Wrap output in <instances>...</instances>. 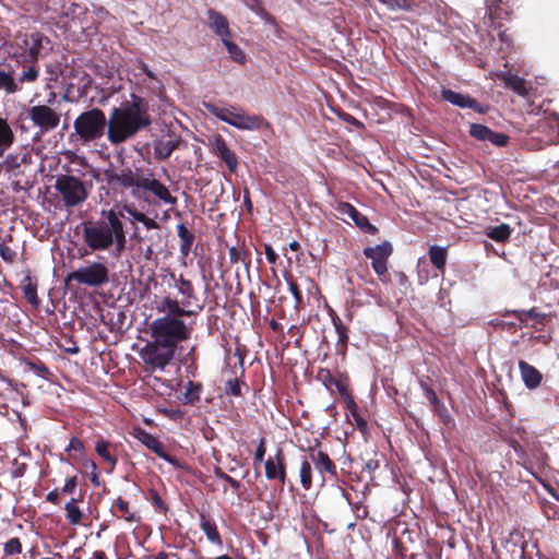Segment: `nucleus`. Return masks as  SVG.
I'll return each mask as SVG.
<instances>
[{
  "mask_svg": "<svg viewBox=\"0 0 559 559\" xmlns=\"http://www.w3.org/2000/svg\"><path fill=\"white\" fill-rule=\"evenodd\" d=\"M139 73L136 75H143L141 82L146 86V88L152 93H159L162 91V81L158 75L153 72L148 66L144 62H139L136 66Z\"/></svg>",
  "mask_w": 559,
  "mask_h": 559,
  "instance_id": "5701e85b",
  "label": "nucleus"
},
{
  "mask_svg": "<svg viewBox=\"0 0 559 559\" xmlns=\"http://www.w3.org/2000/svg\"><path fill=\"white\" fill-rule=\"evenodd\" d=\"M136 438L142 444H144L147 449L153 451L158 457L163 459L164 461L168 462L175 467H182V464L177 459L170 456L165 452L163 444L153 435L146 432L145 430H139L136 433Z\"/></svg>",
  "mask_w": 559,
  "mask_h": 559,
  "instance_id": "2eb2a0df",
  "label": "nucleus"
},
{
  "mask_svg": "<svg viewBox=\"0 0 559 559\" xmlns=\"http://www.w3.org/2000/svg\"><path fill=\"white\" fill-rule=\"evenodd\" d=\"M285 466L281 461V451H277L276 460L269 457L265 462V477L267 479H278L282 484L285 483Z\"/></svg>",
  "mask_w": 559,
  "mask_h": 559,
  "instance_id": "393cba45",
  "label": "nucleus"
},
{
  "mask_svg": "<svg viewBox=\"0 0 559 559\" xmlns=\"http://www.w3.org/2000/svg\"><path fill=\"white\" fill-rule=\"evenodd\" d=\"M200 527L212 544H222V538L216 528V524L206 519L205 515H201Z\"/></svg>",
  "mask_w": 559,
  "mask_h": 559,
  "instance_id": "473e14b6",
  "label": "nucleus"
},
{
  "mask_svg": "<svg viewBox=\"0 0 559 559\" xmlns=\"http://www.w3.org/2000/svg\"><path fill=\"white\" fill-rule=\"evenodd\" d=\"M128 214L133 227L132 237L138 241L144 240L135 222L141 223L145 214L132 204H123L118 209L103 210L97 221L82 223V239L90 252H107L120 258L126 250L127 234L122 219Z\"/></svg>",
  "mask_w": 559,
  "mask_h": 559,
  "instance_id": "f257e3e1",
  "label": "nucleus"
},
{
  "mask_svg": "<svg viewBox=\"0 0 559 559\" xmlns=\"http://www.w3.org/2000/svg\"><path fill=\"white\" fill-rule=\"evenodd\" d=\"M22 159L16 154H9L5 156L4 162L1 163L3 168L10 174H14L20 168Z\"/></svg>",
  "mask_w": 559,
  "mask_h": 559,
  "instance_id": "a19ab883",
  "label": "nucleus"
},
{
  "mask_svg": "<svg viewBox=\"0 0 559 559\" xmlns=\"http://www.w3.org/2000/svg\"><path fill=\"white\" fill-rule=\"evenodd\" d=\"M497 76L506 83L507 87L511 88L516 94L521 96L526 95L527 91L525 87L524 79L507 72H500L497 74Z\"/></svg>",
  "mask_w": 559,
  "mask_h": 559,
  "instance_id": "bb28decb",
  "label": "nucleus"
},
{
  "mask_svg": "<svg viewBox=\"0 0 559 559\" xmlns=\"http://www.w3.org/2000/svg\"><path fill=\"white\" fill-rule=\"evenodd\" d=\"M7 556L17 555L22 552V544L17 537L9 539L3 547Z\"/></svg>",
  "mask_w": 559,
  "mask_h": 559,
  "instance_id": "a18cd8bd",
  "label": "nucleus"
},
{
  "mask_svg": "<svg viewBox=\"0 0 559 559\" xmlns=\"http://www.w3.org/2000/svg\"><path fill=\"white\" fill-rule=\"evenodd\" d=\"M206 14L209 27L221 38L222 41L231 38L228 20L222 13L210 9Z\"/></svg>",
  "mask_w": 559,
  "mask_h": 559,
  "instance_id": "6ab92c4d",
  "label": "nucleus"
},
{
  "mask_svg": "<svg viewBox=\"0 0 559 559\" xmlns=\"http://www.w3.org/2000/svg\"><path fill=\"white\" fill-rule=\"evenodd\" d=\"M469 134L478 141L489 142L496 146H504L509 140L508 135L504 133L495 132L480 123H472L469 127Z\"/></svg>",
  "mask_w": 559,
  "mask_h": 559,
  "instance_id": "dca6fc26",
  "label": "nucleus"
},
{
  "mask_svg": "<svg viewBox=\"0 0 559 559\" xmlns=\"http://www.w3.org/2000/svg\"><path fill=\"white\" fill-rule=\"evenodd\" d=\"M0 257L3 261L12 263L15 261L16 252L7 246L5 240L0 237Z\"/></svg>",
  "mask_w": 559,
  "mask_h": 559,
  "instance_id": "c03bdc74",
  "label": "nucleus"
},
{
  "mask_svg": "<svg viewBox=\"0 0 559 559\" xmlns=\"http://www.w3.org/2000/svg\"><path fill=\"white\" fill-rule=\"evenodd\" d=\"M72 281L88 287H103L109 283V269L104 262H88L67 275L66 282Z\"/></svg>",
  "mask_w": 559,
  "mask_h": 559,
  "instance_id": "9d476101",
  "label": "nucleus"
},
{
  "mask_svg": "<svg viewBox=\"0 0 559 559\" xmlns=\"http://www.w3.org/2000/svg\"><path fill=\"white\" fill-rule=\"evenodd\" d=\"M46 500L51 503H58L59 502V492L55 489L47 493Z\"/></svg>",
  "mask_w": 559,
  "mask_h": 559,
  "instance_id": "0e129e2a",
  "label": "nucleus"
},
{
  "mask_svg": "<svg viewBox=\"0 0 559 559\" xmlns=\"http://www.w3.org/2000/svg\"><path fill=\"white\" fill-rule=\"evenodd\" d=\"M153 500L156 507H158L159 509H165V503L158 495H155Z\"/></svg>",
  "mask_w": 559,
  "mask_h": 559,
  "instance_id": "774afa93",
  "label": "nucleus"
},
{
  "mask_svg": "<svg viewBox=\"0 0 559 559\" xmlns=\"http://www.w3.org/2000/svg\"><path fill=\"white\" fill-rule=\"evenodd\" d=\"M222 43L226 47V49H227V51L229 53V57L235 62L245 63V61H246V53L243 52V50L237 44H235L231 40V38H228V39H226V40H224Z\"/></svg>",
  "mask_w": 559,
  "mask_h": 559,
  "instance_id": "4c0bfd02",
  "label": "nucleus"
},
{
  "mask_svg": "<svg viewBox=\"0 0 559 559\" xmlns=\"http://www.w3.org/2000/svg\"><path fill=\"white\" fill-rule=\"evenodd\" d=\"M441 95L444 100L460 108H471L480 114L486 111L483 105H480L477 100L471 98L467 95L451 90H443Z\"/></svg>",
  "mask_w": 559,
  "mask_h": 559,
  "instance_id": "aec40b11",
  "label": "nucleus"
},
{
  "mask_svg": "<svg viewBox=\"0 0 559 559\" xmlns=\"http://www.w3.org/2000/svg\"><path fill=\"white\" fill-rule=\"evenodd\" d=\"M312 462L309 454H306L300 462L299 478L304 489L309 490L312 486Z\"/></svg>",
  "mask_w": 559,
  "mask_h": 559,
  "instance_id": "7c9ffc66",
  "label": "nucleus"
},
{
  "mask_svg": "<svg viewBox=\"0 0 559 559\" xmlns=\"http://www.w3.org/2000/svg\"><path fill=\"white\" fill-rule=\"evenodd\" d=\"M141 224H143L146 229H159V224L147 215L144 216Z\"/></svg>",
  "mask_w": 559,
  "mask_h": 559,
  "instance_id": "13d9d810",
  "label": "nucleus"
},
{
  "mask_svg": "<svg viewBox=\"0 0 559 559\" xmlns=\"http://www.w3.org/2000/svg\"><path fill=\"white\" fill-rule=\"evenodd\" d=\"M73 129L84 142H95L107 135L108 118L102 109L92 108L75 118Z\"/></svg>",
  "mask_w": 559,
  "mask_h": 559,
  "instance_id": "39448f33",
  "label": "nucleus"
},
{
  "mask_svg": "<svg viewBox=\"0 0 559 559\" xmlns=\"http://www.w3.org/2000/svg\"><path fill=\"white\" fill-rule=\"evenodd\" d=\"M264 454H265L264 439H261L260 443H259V445H258V448L255 450V455H254L255 462L262 463L263 460H264Z\"/></svg>",
  "mask_w": 559,
  "mask_h": 559,
  "instance_id": "6e6d98bb",
  "label": "nucleus"
},
{
  "mask_svg": "<svg viewBox=\"0 0 559 559\" xmlns=\"http://www.w3.org/2000/svg\"><path fill=\"white\" fill-rule=\"evenodd\" d=\"M45 69H46V72L48 74V76L45 79L46 81V87L47 88H51V82L52 81H56L58 79V72H59V68L57 64H53V63H47L45 66Z\"/></svg>",
  "mask_w": 559,
  "mask_h": 559,
  "instance_id": "de8ad7c7",
  "label": "nucleus"
},
{
  "mask_svg": "<svg viewBox=\"0 0 559 559\" xmlns=\"http://www.w3.org/2000/svg\"><path fill=\"white\" fill-rule=\"evenodd\" d=\"M39 78V69L34 66H22V71L15 78V70L10 64H0V91L13 95L22 91L23 84H33Z\"/></svg>",
  "mask_w": 559,
  "mask_h": 559,
  "instance_id": "6e6552de",
  "label": "nucleus"
},
{
  "mask_svg": "<svg viewBox=\"0 0 559 559\" xmlns=\"http://www.w3.org/2000/svg\"><path fill=\"white\" fill-rule=\"evenodd\" d=\"M22 290L26 300L37 307L39 305V298L37 296V284L32 280L31 276H25L22 281Z\"/></svg>",
  "mask_w": 559,
  "mask_h": 559,
  "instance_id": "2f4dec72",
  "label": "nucleus"
},
{
  "mask_svg": "<svg viewBox=\"0 0 559 559\" xmlns=\"http://www.w3.org/2000/svg\"><path fill=\"white\" fill-rule=\"evenodd\" d=\"M353 222L356 224L357 227H359L365 233L373 235L378 230L376 226L370 224L367 216L362 215L360 212L357 214V216L354 217Z\"/></svg>",
  "mask_w": 559,
  "mask_h": 559,
  "instance_id": "ea45409f",
  "label": "nucleus"
},
{
  "mask_svg": "<svg viewBox=\"0 0 559 559\" xmlns=\"http://www.w3.org/2000/svg\"><path fill=\"white\" fill-rule=\"evenodd\" d=\"M14 133L7 119L0 117V156L4 150L9 148L14 142Z\"/></svg>",
  "mask_w": 559,
  "mask_h": 559,
  "instance_id": "c756f323",
  "label": "nucleus"
},
{
  "mask_svg": "<svg viewBox=\"0 0 559 559\" xmlns=\"http://www.w3.org/2000/svg\"><path fill=\"white\" fill-rule=\"evenodd\" d=\"M511 231L510 226L502 223L497 226H488L484 233L488 238L497 242H506L510 238Z\"/></svg>",
  "mask_w": 559,
  "mask_h": 559,
  "instance_id": "c85d7f7f",
  "label": "nucleus"
},
{
  "mask_svg": "<svg viewBox=\"0 0 559 559\" xmlns=\"http://www.w3.org/2000/svg\"><path fill=\"white\" fill-rule=\"evenodd\" d=\"M392 253V246L389 241H384L374 247H367L364 254L371 260L372 269L378 275H383L386 267V260Z\"/></svg>",
  "mask_w": 559,
  "mask_h": 559,
  "instance_id": "4468645a",
  "label": "nucleus"
},
{
  "mask_svg": "<svg viewBox=\"0 0 559 559\" xmlns=\"http://www.w3.org/2000/svg\"><path fill=\"white\" fill-rule=\"evenodd\" d=\"M226 392L235 396L240 395V385L236 378L226 382Z\"/></svg>",
  "mask_w": 559,
  "mask_h": 559,
  "instance_id": "603ef678",
  "label": "nucleus"
},
{
  "mask_svg": "<svg viewBox=\"0 0 559 559\" xmlns=\"http://www.w3.org/2000/svg\"><path fill=\"white\" fill-rule=\"evenodd\" d=\"M288 289L292 293V295L294 296L296 306H299L302 302V296L298 288V285L294 281L289 280L288 281Z\"/></svg>",
  "mask_w": 559,
  "mask_h": 559,
  "instance_id": "3c124183",
  "label": "nucleus"
},
{
  "mask_svg": "<svg viewBox=\"0 0 559 559\" xmlns=\"http://www.w3.org/2000/svg\"><path fill=\"white\" fill-rule=\"evenodd\" d=\"M519 369L521 372V378L527 389L533 390L540 385L543 376L534 366L524 360H520Z\"/></svg>",
  "mask_w": 559,
  "mask_h": 559,
  "instance_id": "4be33fe9",
  "label": "nucleus"
},
{
  "mask_svg": "<svg viewBox=\"0 0 559 559\" xmlns=\"http://www.w3.org/2000/svg\"><path fill=\"white\" fill-rule=\"evenodd\" d=\"M116 507L118 508V510L120 512H122V516L126 521L133 522L135 520L134 514L132 512H130V510H129V506H128L127 501H124L121 498H118V500L116 502Z\"/></svg>",
  "mask_w": 559,
  "mask_h": 559,
  "instance_id": "49530a36",
  "label": "nucleus"
},
{
  "mask_svg": "<svg viewBox=\"0 0 559 559\" xmlns=\"http://www.w3.org/2000/svg\"><path fill=\"white\" fill-rule=\"evenodd\" d=\"M179 140L175 136L168 135L167 138L158 139L154 142V154L158 159L168 158L177 148Z\"/></svg>",
  "mask_w": 559,
  "mask_h": 559,
  "instance_id": "b1692460",
  "label": "nucleus"
},
{
  "mask_svg": "<svg viewBox=\"0 0 559 559\" xmlns=\"http://www.w3.org/2000/svg\"><path fill=\"white\" fill-rule=\"evenodd\" d=\"M26 366L28 370L33 371L36 376L43 379H47L50 373L46 365L43 364L41 361L28 360L26 361Z\"/></svg>",
  "mask_w": 559,
  "mask_h": 559,
  "instance_id": "79ce46f5",
  "label": "nucleus"
},
{
  "mask_svg": "<svg viewBox=\"0 0 559 559\" xmlns=\"http://www.w3.org/2000/svg\"><path fill=\"white\" fill-rule=\"evenodd\" d=\"M265 257L269 263L274 264L277 260V253L272 249L271 246H265Z\"/></svg>",
  "mask_w": 559,
  "mask_h": 559,
  "instance_id": "680f3d73",
  "label": "nucleus"
},
{
  "mask_svg": "<svg viewBox=\"0 0 559 559\" xmlns=\"http://www.w3.org/2000/svg\"><path fill=\"white\" fill-rule=\"evenodd\" d=\"M76 502H78V500L72 498L66 503V507H64V509L67 511L66 518L69 521V523L72 525L80 524V522L83 518V513L80 510V508L76 506Z\"/></svg>",
  "mask_w": 559,
  "mask_h": 559,
  "instance_id": "f704fd0d",
  "label": "nucleus"
},
{
  "mask_svg": "<svg viewBox=\"0 0 559 559\" xmlns=\"http://www.w3.org/2000/svg\"><path fill=\"white\" fill-rule=\"evenodd\" d=\"M109 443L105 440H99L96 443L95 450L97 454L109 465L110 471L115 467L117 460L110 454Z\"/></svg>",
  "mask_w": 559,
  "mask_h": 559,
  "instance_id": "e433bc0d",
  "label": "nucleus"
},
{
  "mask_svg": "<svg viewBox=\"0 0 559 559\" xmlns=\"http://www.w3.org/2000/svg\"><path fill=\"white\" fill-rule=\"evenodd\" d=\"M84 449L83 442L78 438H72L67 447V452H81Z\"/></svg>",
  "mask_w": 559,
  "mask_h": 559,
  "instance_id": "864d4df0",
  "label": "nucleus"
},
{
  "mask_svg": "<svg viewBox=\"0 0 559 559\" xmlns=\"http://www.w3.org/2000/svg\"><path fill=\"white\" fill-rule=\"evenodd\" d=\"M78 483H76V476H73L69 479H67L64 486L62 487L63 493H73L76 489Z\"/></svg>",
  "mask_w": 559,
  "mask_h": 559,
  "instance_id": "5fc2aeb1",
  "label": "nucleus"
},
{
  "mask_svg": "<svg viewBox=\"0 0 559 559\" xmlns=\"http://www.w3.org/2000/svg\"><path fill=\"white\" fill-rule=\"evenodd\" d=\"M426 395L431 403H436L438 401L436 393L429 388H426Z\"/></svg>",
  "mask_w": 559,
  "mask_h": 559,
  "instance_id": "338daca9",
  "label": "nucleus"
},
{
  "mask_svg": "<svg viewBox=\"0 0 559 559\" xmlns=\"http://www.w3.org/2000/svg\"><path fill=\"white\" fill-rule=\"evenodd\" d=\"M145 192H151L159 202L165 204L175 205L177 202V199L171 195L169 189L152 175H145L141 181V194L143 195V200H147Z\"/></svg>",
  "mask_w": 559,
  "mask_h": 559,
  "instance_id": "ddd939ff",
  "label": "nucleus"
},
{
  "mask_svg": "<svg viewBox=\"0 0 559 559\" xmlns=\"http://www.w3.org/2000/svg\"><path fill=\"white\" fill-rule=\"evenodd\" d=\"M388 9L395 11L397 9H402L408 11L411 9L409 4L406 1L401 2L400 0H381Z\"/></svg>",
  "mask_w": 559,
  "mask_h": 559,
  "instance_id": "8fccbe9b",
  "label": "nucleus"
},
{
  "mask_svg": "<svg viewBox=\"0 0 559 559\" xmlns=\"http://www.w3.org/2000/svg\"><path fill=\"white\" fill-rule=\"evenodd\" d=\"M429 258L433 266L442 271L447 262V249L444 247L431 246L429 249Z\"/></svg>",
  "mask_w": 559,
  "mask_h": 559,
  "instance_id": "72a5a7b5",
  "label": "nucleus"
},
{
  "mask_svg": "<svg viewBox=\"0 0 559 559\" xmlns=\"http://www.w3.org/2000/svg\"><path fill=\"white\" fill-rule=\"evenodd\" d=\"M147 103L140 96L131 95L130 102L110 110L107 140L111 145L122 144L151 124Z\"/></svg>",
  "mask_w": 559,
  "mask_h": 559,
  "instance_id": "f03ea898",
  "label": "nucleus"
},
{
  "mask_svg": "<svg viewBox=\"0 0 559 559\" xmlns=\"http://www.w3.org/2000/svg\"><path fill=\"white\" fill-rule=\"evenodd\" d=\"M84 467L86 469H90L91 471V483L94 485V486H99V476H98V473H97V465L94 461H86L84 463Z\"/></svg>",
  "mask_w": 559,
  "mask_h": 559,
  "instance_id": "09e8293b",
  "label": "nucleus"
},
{
  "mask_svg": "<svg viewBox=\"0 0 559 559\" xmlns=\"http://www.w3.org/2000/svg\"><path fill=\"white\" fill-rule=\"evenodd\" d=\"M219 478H222L224 481H226L227 484H229L234 489H239L240 487V483L238 480H236L235 478H233L231 476L225 474V473H219L218 474Z\"/></svg>",
  "mask_w": 559,
  "mask_h": 559,
  "instance_id": "bf43d9fd",
  "label": "nucleus"
},
{
  "mask_svg": "<svg viewBox=\"0 0 559 559\" xmlns=\"http://www.w3.org/2000/svg\"><path fill=\"white\" fill-rule=\"evenodd\" d=\"M176 349L154 340L146 343L140 350L139 356L150 372L164 371L175 357Z\"/></svg>",
  "mask_w": 559,
  "mask_h": 559,
  "instance_id": "1a4fd4ad",
  "label": "nucleus"
},
{
  "mask_svg": "<svg viewBox=\"0 0 559 559\" xmlns=\"http://www.w3.org/2000/svg\"><path fill=\"white\" fill-rule=\"evenodd\" d=\"M155 247L156 246H154V243L152 242V243H148L146 246V248L143 250V255H144V258L146 260H151L152 259V257H153V254L155 252Z\"/></svg>",
  "mask_w": 559,
  "mask_h": 559,
  "instance_id": "e2e57ef3",
  "label": "nucleus"
},
{
  "mask_svg": "<svg viewBox=\"0 0 559 559\" xmlns=\"http://www.w3.org/2000/svg\"><path fill=\"white\" fill-rule=\"evenodd\" d=\"M308 454L310 456V462H312L314 468L320 474L322 485L325 483V474L336 476V465L325 452L310 450Z\"/></svg>",
  "mask_w": 559,
  "mask_h": 559,
  "instance_id": "a211bd4d",
  "label": "nucleus"
},
{
  "mask_svg": "<svg viewBox=\"0 0 559 559\" xmlns=\"http://www.w3.org/2000/svg\"><path fill=\"white\" fill-rule=\"evenodd\" d=\"M53 188L63 205L71 209L87 200L92 185L74 175L60 174L56 176Z\"/></svg>",
  "mask_w": 559,
  "mask_h": 559,
  "instance_id": "20e7f679",
  "label": "nucleus"
},
{
  "mask_svg": "<svg viewBox=\"0 0 559 559\" xmlns=\"http://www.w3.org/2000/svg\"><path fill=\"white\" fill-rule=\"evenodd\" d=\"M19 48L24 62L23 66H34L35 69H39V59L49 55L53 47L49 37L39 32H34L23 36Z\"/></svg>",
  "mask_w": 559,
  "mask_h": 559,
  "instance_id": "423d86ee",
  "label": "nucleus"
},
{
  "mask_svg": "<svg viewBox=\"0 0 559 559\" xmlns=\"http://www.w3.org/2000/svg\"><path fill=\"white\" fill-rule=\"evenodd\" d=\"M177 234L180 239V253L183 258H187L191 251L194 235L183 224L177 225Z\"/></svg>",
  "mask_w": 559,
  "mask_h": 559,
  "instance_id": "cd10ccee",
  "label": "nucleus"
},
{
  "mask_svg": "<svg viewBox=\"0 0 559 559\" xmlns=\"http://www.w3.org/2000/svg\"><path fill=\"white\" fill-rule=\"evenodd\" d=\"M151 334L154 340L176 349L180 342L190 338L191 330L181 319L163 316L151 323Z\"/></svg>",
  "mask_w": 559,
  "mask_h": 559,
  "instance_id": "7ed1b4c3",
  "label": "nucleus"
},
{
  "mask_svg": "<svg viewBox=\"0 0 559 559\" xmlns=\"http://www.w3.org/2000/svg\"><path fill=\"white\" fill-rule=\"evenodd\" d=\"M210 146L212 153L227 165L230 173L236 171L238 167V158L236 154L228 148L225 140L221 135H215L211 139Z\"/></svg>",
  "mask_w": 559,
  "mask_h": 559,
  "instance_id": "f3484780",
  "label": "nucleus"
},
{
  "mask_svg": "<svg viewBox=\"0 0 559 559\" xmlns=\"http://www.w3.org/2000/svg\"><path fill=\"white\" fill-rule=\"evenodd\" d=\"M200 399V386L194 384L192 381H189L185 393L182 395V401L185 404H193L198 402Z\"/></svg>",
  "mask_w": 559,
  "mask_h": 559,
  "instance_id": "58836bf2",
  "label": "nucleus"
},
{
  "mask_svg": "<svg viewBox=\"0 0 559 559\" xmlns=\"http://www.w3.org/2000/svg\"><path fill=\"white\" fill-rule=\"evenodd\" d=\"M499 41L501 43L500 50H507L511 46V38L507 32L499 33Z\"/></svg>",
  "mask_w": 559,
  "mask_h": 559,
  "instance_id": "4d7b16f0",
  "label": "nucleus"
},
{
  "mask_svg": "<svg viewBox=\"0 0 559 559\" xmlns=\"http://www.w3.org/2000/svg\"><path fill=\"white\" fill-rule=\"evenodd\" d=\"M144 240L142 242H145L146 240L150 242V243H154V246H157L160 241V235L159 234H156V235H151V236H145L143 237Z\"/></svg>",
  "mask_w": 559,
  "mask_h": 559,
  "instance_id": "69168bd1",
  "label": "nucleus"
},
{
  "mask_svg": "<svg viewBox=\"0 0 559 559\" xmlns=\"http://www.w3.org/2000/svg\"><path fill=\"white\" fill-rule=\"evenodd\" d=\"M334 325L337 331L340 341L346 342L347 341L346 329L344 328L342 322L340 320L337 322L334 321Z\"/></svg>",
  "mask_w": 559,
  "mask_h": 559,
  "instance_id": "052dcab7",
  "label": "nucleus"
},
{
  "mask_svg": "<svg viewBox=\"0 0 559 559\" xmlns=\"http://www.w3.org/2000/svg\"><path fill=\"white\" fill-rule=\"evenodd\" d=\"M336 211L343 217H349L352 221H354V217L357 216V214L359 213L356 207H354L350 203L347 202H340L336 205Z\"/></svg>",
  "mask_w": 559,
  "mask_h": 559,
  "instance_id": "37998d69",
  "label": "nucleus"
},
{
  "mask_svg": "<svg viewBox=\"0 0 559 559\" xmlns=\"http://www.w3.org/2000/svg\"><path fill=\"white\" fill-rule=\"evenodd\" d=\"M206 109L219 120L240 130H259L264 120L255 115H247L242 109L236 107H218L207 104Z\"/></svg>",
  "mask_w": 559,
  "mask_h": 559,
  "instance_id": "0eeeda50",
  "label": "nucleus"
},
{
  "mask_svg": "<svg viewBox=\"0 0 559 559\" xmlns=\"http://www.w3.org/2000/svg\"><path fill=\"white\" fill-rule=\"evenodd\" d=\"M156 310L158 312L165 313V316H171L175 318L183 317V316H192L194 312L191 310H187L186 307L181 305V301L177 299L170 298L168 296L163 297L156 305Z\"/></svg>",
  "mask_w": 559,
  "mask_h": 559,
  "instance_id": "412c9836",
  "label": "nucleus"
},
{
  "mask_svg": "<svg viewBox=\"0 0 559 559\" xmlns=\"http://www.w3.org/2000/svg\"><path fill=\"white\" fill-rule=\"evenodd\" d=\"M512 313L522 323L526 322L528 319H532L543 324L546 319V314L538 312L535 308H532L530 310H514L512 311Z\"/></svg>",
  "mask_w": 559,
  "mask_h": 559,
  "instance_id": "c9c22d12",
  "label": "nucleus"
},
{
  "mask_svg": "<svg viewBox=\"0 0 559 559\" xmlns=\"http://www.w3.org/2000/svg\"><path fill=\"white\" fill-rule=\"evenodd\" d=\"M106 176L109 183L117 182L124 189H131V195L133 198H143L141 194V181L145 175H141L131 170L130 168H126L120 171H107Z\"/></svg>",
  "mask_w": 559,
  "mask_h": 559,
  "instance_id": "f8f14e48",
  "label": "nucleus"
},
{
  "mask_svg": "<svg viewBox=\"0 0 559 559\" xmlns=\"http://www.w3.org/2000/svg\"><path fill=\"white\" fill-rule=\"evenodd\" d=\"M173 278L175 281V287L182 296L181 305L183 307H189L191 305V300L195 298L192 283L189 280H186L182 275H179L178 277L173 275Z\"/></svg>",
  "mask_w": 559,
  "mask_h": 559,
  "instance_id": "a878e982",
  "label": "nucleus"
},
{
  "mask_svg": "<svg viewBox=\"0 0 559 559\" xmlns=\"http://www.w3.org/2000/svg\"><path fill=\"white\" fill-rule=\"evenodd\" d=\"M27 118L41 134H46L58 128L61 112L51 108L48 104H38L27 109Z\"/></svg>",
  "mask_w": 559,
  "mask_h": 559,
  "instance_id": "9b49d317",
  "label": "nucleus"
}]
</instances>
